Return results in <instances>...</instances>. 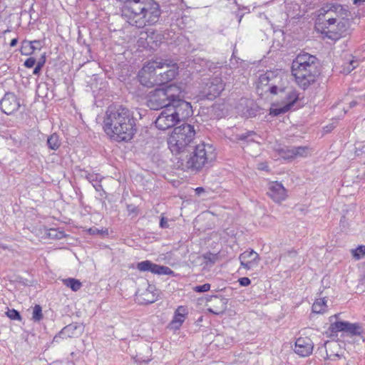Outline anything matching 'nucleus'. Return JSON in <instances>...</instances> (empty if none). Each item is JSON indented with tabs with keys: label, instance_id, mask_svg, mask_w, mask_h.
I'll list each match as a JSON object with an SVG mask.
<instances>
[{
	"label": "nucleus",
	"instance_id": "obj_9",
	"mask_svg": "<svg viewBox=\"0 0 365 365\" xmlns=\"http://www.w3.org/2000/svg\"><path fill=\"white\" fill-rule=\"evenodd\" d=\"M163 66L162 61L155 60L148 62L143 66L138 73L140 83L148 88L156 85H162V81L158 80V68Z\"/></svg>",
	"mask_w": 365,
	"mask_h": 365
},
{
	"label": "nucleus",
	"instance_id": "obj_33",
	"mask_svg": "<svg viewBox=\"0 0 365 365\" xmlns=\"http://www.w3.org/2000/svg\"><path fill=\"white\" fill-rule=\"evenodd\" d=\"M255 135H256L255 132L249 130L244 133L236 135V139L237 140H242V141H246V142L254 141V140H253V138H252V137Z\"/></svg>",
	"mask_w": 365,
	"mask_h": 365
},
{
	"label": "nucleus",
	"instance_id": "obj_19",
	"mask_svg": "<svg viewBox=\"0 0 365 365\" xmlns=\"http://www.w3.org/2000/svg\"><path fill=\"white\" fill-rule=\"evenodd\" d=\"M210 306L207 311L215 315L223 314L227 309L228 299L222 296H213L209 301Z\"/></svg>",
	"mask_w": 365,
	"mask_h": 365
},
{
	"label": "nucleus",
	"instance_id": "obj_20",
	"mask_svg": "<svg viewBox=\"0 0 365 365\" xmlns=\"http://www.w3.org/2000/svg\"><path fill=\"white\" fill-rule=\"evenodd\" d=\"M41 48V42L39 40H24L21 42L20 52L22 55L30 56L33 54L36 50H40Z\"/></svg>",
	"mask_w": 365,
	"mask_h": 365
},
{
	"label": "nucleus",
	"instance_id": "obj_49",
	"mask_svg": "<svg viewBox=\"0 0 365 365\" xmlns=\"http://www.w3.org/2000/svg\"><path fill=\"white\" fill-rule=\"evenodd\" d=\"M154 291H155V287L149 284L148 288L146 289V290L144 292H151L152 294H155L154 292Z\"/></svg>",
	"mask_w": 365,
	"mask_h": 365
},
{
	"label": "nucleus",
	"instance_id": "obj_52",
	"mask_svg": "<svg viewBox=\"0 0 365 365\" xmlns=\"http://www.w3.org/2000/svg\"><path fill=\"white\" fill-rule=\"evenodd\" d=\"M18 43L17 38H13L10 42V46L14 47Z\"/></svg>",
	"mask_w": 365,
	"mask_h": 365
},
{
	"label": "nucleus",
	"instance_id": "obj_1",
	"mask_svg": "<svg viewBox=\"0 0 365 365\" xmlns=\"http://www.w3.org/2000/svg\"><path fill=\"white\" fill-rule=\"evenodd\" d=\"M103 130L115 141H130L137 131L133 112L123 106H110L104 117Z\"/></svg>",
	"mask_w": 365,
	"mask_h": 365
},
{
	"label": "nucleus",
	"instance_id": "obj_3",
	"mask_svg": "<svg viewBox=\"0 0 365 365\" xmlns=\"http://www.w3.org/2000/svg\"><path fill=\"white\" fill-rule=\"evenodd\" d=\"M291 68L295 82L304 90L314 83L320 74L317 58L308 53L298 54Z\"/></svg>",
	"mask_w": 365,
	"mask_h": 365
},
{
	"label": "nucleus",
	"instance_id": "obj_4",
	"mask_svg": "<svg viewBox=\"0 0 365 365\" xmlns=\"http://www.w3.org/2000/svg\"><path fill=\"white\" fill-rule=\"evenodd\" d=\"M188 153L189 155L178 158L181 161L182 169L185 170L198 172L216 159L215 148L209 143L195 145Z\"/></svg>",
	"mask_w": 365,
	"mask_h": 365
},
{
	"label": "nucleus",
	"instance_id": "obj_25",
	"mask_svg": "<svg viewBox=\"0 0 365 365\" xmlns=\"http://www.w3.org/2000/svg\"><path fill=\"white\" fill-rule=\"evenodd\" d=\"M327 308V302L324 298L317 299L312 305V312L317 314H321L325 312Z\"/></svg>",
	"mask_w": 365,
	"mask_h": 365
},
{
	"label": "nucleus",
	"instance_id": "obj_44",
	"mask_svg": "<svg viewBox=\"0 0 365 365\" xmlns=\"http://www.w3.org/2000/svg\"><path fill=\"white\" fill-rule=\"evenodd\" d=\"M238 282L241 286H248L251 283V280L248 277H242L238 279Z\"/></svg>",
	"mask_w": 365,
	"mask_h": 365
},
{
	"label": "nucleus",
	"instance_id": "obj_32",
	"mask_svg": "<svg viewBox=\"0 0 365 365\" xmlns=\"http://www.w3.org/2000/svg\"><path fill=\"white\" fill-rule=\"evenodd\" d=\"M294 154L293 147L282 148L279 150L280 156L286 160L294 159Z\"/></svg>",
	"mask_w": 365,
	"mask_h": 365
},
{
	"label": "nucleus",
	"instance_id": "obj_11",
	"mask_svg": "<svg viewBox=\"0 0 365 365\" xmlns=\"http://www.w3.org/2000/svg\"><path fill=\"white\" fill-rule=\"evenodd\" d=\"M224 89L225 83L222 79L220 77H215L209 79L206 83L203 93L207 99L214 100L220 95Z\"/></svg>",
	"mask_w": 365,
	"mask_h": 365
},
{
	"label": "nucleus",
	"instance_id": "obj_8",
	"mask_svg": "<svg viewBox=\"0 0 365 365\" xmlns=\"http://www.w3.org/2000/svg\"><path fill=\"white\" fill-rule=\"evenodd\" d=\"M324 12H321L319 14V20H321V15H323L325 19L324 21L320 24L322 28V33L325 34L331 40H337L340 38L343 34L346 31L348 26V19L344 17L337 16L333 17V9H329Z\"/></svg>",
	"mask_w": 365,
	"mask_h": 365
},
{
	"label": "nucleus",
	"instance_id": "obj_40",
	"mask_svg": "<svg viewBox=\"0 0 365 365\" xmlns=\"http://www.w3.org/2000/svg\"><path fill=\"white\" fill-rule=\"evenodd\" d=\"M48 235L51 238L61 239L63 236V232H58L55 229H51V230H49V231L48 232Z\"/></svg>",
	"mask_w": 365,
	"mask_h": 365
},
{
	"label": "nucleus",
	"instance_id": "obj_23",
	"mask_svg": "<svg viewBox=\"0 0 365 365\" xmlns=\"http://www.w3.org/2000/svg\"><path fill=\"white\" fill-rule=\"evenodd\" d=\"M273 76L272 71H267L265 73L261 74L259 77L257 88L262 91H269L268 87L271 86V81Z\"/></svg>",
	"mask_w": 365,
	"mask_h": 365
},
{
	"label": "nucleus",
	"instance_id": "obj_34",
	"mask_svg": "<svg viewBox=\"0 0 365 365\" xmlns=\"http://www.w3.org/2000/svg\"><path fill=\"white\" fill-rule=\"evenodd\" d=\"M43 318L42 308L40 305L36 304L34 307L32 319L35 322H39Z\"/></svg>",
	"mask_w": 365,
	"mask_h": 365
},
{
	"label": "nucleus",
	"instance_id": "obj_50",
	"mask_svg": "<svg viewBox=\"0 0 365 365\" xmlns=\"http://www.w3.org/2000/svg\"><path fill=\"white\" fill-rule=\"evenodd\" d=\"M45 62H46V55L45 53L43 55H42V56L41 57L40 60L38 61V62L37 63H41V67L43 66V65L45 64Z\"/></svg>",
	"mask_w": 365,
	"mask_h": 365
},
{
	"label": "nucleus",
	"instance_id": "obj_27",
	"mask_svg": "<svg viewBox=\"0 0 365 365\" xmlns=\"http://www.w3.org/2000/svg\"><path fill=\"white\" fill-rule=\"evenodd\" d=\"M358 66L357 61L352 58H349L348 61L344 63L342 65V70L341 71V73L344 74L349 73L351 71H353L356 66Z\"/></svg>",
	"mask_w": 365,
	"mask_h": 365
},
{
	"label": "nucleus",
	"instance_id": "obj_35",
	"mask_svg": "<svg viewBox=\"0 0 365 365\" xmlns=\"http://www.w3.org/2000/svg\"><path fill=\"white\" fill-rule=\"evenodd\" d=\"M352 255L356 259H359L365 255V246L360 245L356 249L351 250Z\"/></svg>",
	"mask_w": 365,
	"mask_h": 365
},
{
	"label": "nucleus",
	"instance_id": "obj_47",
	"mask_svg": "<svg viewBox=\"0 0 365 365\" xmlns=\"http://www.w3.org/2000/svg\"><path fill=\"white\" fill-rule=\"evenodd\" d=\"M127 210L129 214H131V213H136L137 212V208L135 205H127Z\"/></svg>",
	"mask_w": 365,
	"mask_h": 365
},
{
	"label": "nucleus",
	"instance_id": "obj_24",
	"mask_svg": "<svg viewBox=\"0 0 365 365\" xmlns=\"http://www.w3.org/2000/svg\"><path fill=\"white\" fill-rule=\"evenodd\" d=\"M63 283L66 287L71 288L73 292L78 291L82 287L81 282L78 279L74 278L64 279H63Z\"/></svg>",
	"mask_w": 365,
	"mask_h": 365
},
{
	"label": "nucleus",
	"instance_id": "obj_7",
	"mask_svg": "<svg viewBox=\"0 0 365 365\" xmlns=\"http://www.w3.org/2000/svg\"><path fill=\"white\" fill-rule=\"evenodd\" d=\"M181 93L182 88L175 84L156 88L150 93L148 106L151 110L168 108L170 106L173 98L179 97Z\"/></svg>",
	"mask_w": 365,
	"mask_h": 365
},
{
	"label": "nucleus",
	"instance_id": "obj_28",
	"mask_svg": "<svg viewBox=\"0 0 365 365\" xmlns=\"http://www.w3.org/2000/svg\"><path fill=\"white\" fill-rule=\"evenodd\" d=\"M141 298V303L149 304L155 302L158 299L157 294H152L151 292H143L139 295Z\"/></svg>",
	"mask_w": 365,
	"mask_h": 365
},
{
	"label": "nucleus",
	"instance_id": "obj_29",
	"mask_svg": "<svg viewBox=\"0 0 365 365\" xmlns=\"http://www.w3.org/2000/svg\"><path fill=\"white\" fill-rule=\"evenodd\" d=\"M351 336H361L362 334V329L358 324H351L348 322L346 331Z\"/></svg>",
	"mask_w": 365,
	"mask_h": 365
},
{
	"label": "nucleus",
	"instance_id": "obj_39",
	"mask_svg": "<svg viewBox=\"0 0 365 365\" xmlns=\"http://www.w3.org/2000/svg\"><path fill=\"white\" fill-rule=\"evenodd\" d=\"M210 289V284L208 283H205L202 285L195 286L194 287V290L196 292H200V293L207 292Z\"/></svg>",
	"mask_w": 365,
	"mask_h": 365
},
{
	"label": "nucleus",
	"instance_id": "obj_54",
	"mask_svg": "<svg viewBox=\"0 0 365 365\" xmlns=\"http://www.w3.org/2000/svg\"><path fill=\"white\" fill-rule=\"evenodd\" d=\"M117 1H120V2H123L126 4H128V3L131 1V0H116Z\"/></svg>",
	"mask_w": 365,
	"mask_h": 365
},
{
	"label": "nucleus",
	"instance_id": "obj_53",
	"mask_svg": "<svg viewBox=\"0 0 365 365\" xmlns=\"http://www.w3.org/2000/svg\"><path fill=\"white\" fill-rule=\"evenodd\" d=\"M358 104V102L356 101H352L349 103V107L350 108H353L354 106H356V105Z\"/></svg>",
	"mask_w": 365,
	"mask_h": 365
},
{
	"label": "nucleus",
	"instance_id": "obj_22",
	"mask_svg": "<svg viewBox=\"0 0 365 365\" xmlns=\"http://www.w3.org/2000/svg\"><path fill=\"white\" fill-rule=\"evenodd\" d=\"M324 346L327 359L334 361L340 358V354H339V344L336 341H327L324 343Z\"/></svg>",
	"mask_w": 365,
	"mask_h": 365
},
{
	"label": "nucleus",
	"instance_id": "obj_16",
	"mask_svg": "<svg viewBox=\"0 0 365 365\" xmlns=\"http://www.w3.org/2000/svg\"><path fill=\"white\" fill-rule=\"evenodd\" d=\"M240 264L245 269H251L258 266L260 257L259 255L253 250L245 251L239 256Z\"/></svg>",
	"mask_w": 365,
	"mask_h": 365
},
{
	"label": "nucleus",
	"instance_id": "obj_6",
	"mask_svg": "<svg viewBox=\"0 0 365 365\" xmlns=\"http://www.w3.org/2000/svg\"><path fill=\"white\" fill-rule=\"evenodd\" d=\"M287 83V78H283V75L277 71H273V76L271 81V86L268 87V91L272 94H277L278 92H286L284 105L271 109L270 114L277 116L280 114L289 111L294 103L298 101V93L292 88L287 89L285 84Z\"/></svg>",
	"mask_w": 365,
	"mask_h": 365
},
{
	"label": "nucleus",
	"instance_id": "obj_26",
	"mask_svg": "<svg viewBox=\"0 0 365 365\" xmlns=\"http://www.w3.org/2000/svg\"><path fill=\"white\" fill-rule=\"evenodd\" d=\"M47 145L50 149L56 150L61 145L58 135L56 133L51 135L47 139Z\"/></svg>",
	"mask_w": 365,
	"mask_h": 365
},
{
	"label": "nucleus",
	"instance_id": "obj_41",
	"mask_svg": "<svg viewBox=\"0 0 365 365\" xmlns=\"http://www.w3.org/2000/svg\"><path fill=\"white\" fill-rule=\"evenodd\" d=\"M76 327L73 325V324H69L66 327H65L60 332V334H63V335H67L68 336H70L69 335V332L73 330V329H75Z\"/></svg>",
	"mask_w": 365,
	"mask_h": 365
},
{
	"label": "nucleus",
	"instance_id": "obj_10",
	"mask_svg": "<svg viewBox=\"0 0 365 365\" xmlns=\"http://www.w3.org/2000/svg\"><path fill=\"white\" fill-rule=\"evenodd\" d=\"M183 98L184 95L182 92L179 97L173 98V101H172L170 106L169 107L179 122L192 115V110L190 103L185 101Z\"/></svg>",
	"mask_w": 365,
	"mask_h": 365
},
{
	"label": "nucleus",
	"instance_id": "obj_57",
	"mask_svg": "<svg viewBox=\"0 0 365 365\" xmlns=\"http://www.w3.org/2000/svg\"><path fill=\"white\" fill-rule=\"evenodd\" d=\"M333 317L336 318V317H337V315H336V314H334V316L331 317V318H333Z\"/></svg>",
	"mask_w": 365,
	"mask_h": 365
},
{
	"label": "nucleus",
	"instance_id": "obj_17",
	"mask_svg": "<svg viewBox=\"0 0 365 365\" xmlns=\"http://www.w3.org/2000/svg\"><path fill=\"white\" fill-rule=\"evenodd\" d=\"M313 348L314 344L309 337H299L295 341L294 352L305 357L312 353Z\"/></svg>",
	"mask_w": 365,
	"mask_h": 365
},
{
	"label": "nucleus",
	"instance_id": "obj_59",
	"mask_svg": "<svg viewBox=\"0 0 365 365\" xmlns=\"http://www.w3.org/2000/svg\"><path fill=\"white\" fill-rule=\"evenodd\" d=\"M89 231L91 232L93 231L92 228H90Z\"/></svg>",
	"mask_w": 365,
	"mask_h": 365
},
{
	"label": "nucleus",
	"instance_id": "obj_51",
	"mask_svg": "<svg viewBox=\"0 0 365 365\" xmlns=\"http://www.w3.org/2000/svg\"><path fill=\"white\" fill-rule=\"evenodd\" d=\"M205 190L202 187H198L195 189V192L197 195H200L201 193L204 192Z\"/></svg>",
	"mask_w": 365,
	"mask_h": 365
},
{
	"label": "nucleus",
	"instance_id": "obj_45",
	"mask_svg": "<svg viewBox=\"0 0 365 365\" xmlns=\"http://www.w3.org/2000/svg\"><path fill=\"white\" fill-rule=\"evenodd\" d=\"M160 227L161 228H167L168 227V219L163 216L161 217L160 220Z\"/></svg>",
	"mask_w": 365,
	"mask_h": 365
},
{
	"label": "nucleus",
	"instance_id": "obj_46",
	"mask_svg": "<svg viewBox=\"0 0 365 365\" xmlns=\"http://www.w3.org/2000/svg\"><path fill=\"white\" fill-rule=\"evenodd\" d=\"M41 63H37L36 67L34 68V71H33V74L35 75V76H38L40 72H41V70L42 68L41 67Z\"/></svg>",
	"mask_w": 365,
	"mask_h": 365
},
{
	"label": "nucleus",
	"instance_id": "obj_15",
	"mask_svg": "<svg viewBox=\"0 0 365 365\" xmlns=\"http://www.w3.org/2000/svg\"><path fill=\"white\" fill-rule=\"evenodd\" d=\"M19 107V101L13 93H6L0 101L1 110L6 115L14 113Z\"/></svg>",
	"mask_w": 365,
	"mask_h": 365
},
{
	"label": "nucleus",
	"instance_id": "obj_31",
	"mask_svg": "<svg viewBox=\"0 0 365 365\" xmlns=\"http://www.w3.org/2000/svg\"><path fill=\"white\" fill-rule=\"evenodd\" d=\"M294 158L298 157H307L309 154V148L307 146L293 147Z\"/></svg>",
	"mask_w": 365,
	"mask_h": 365
},
{
	"label": "nucleus",
	"instance_id": "obj_58",
	"mask_svg": "<svg viewBox=\"0 0 365 365\" xmlns=\"http://www.w3.org/2000/svg\"><path fill=\"white\" fill-rule=\"evenodd\" d=\"M365 100V94L361 97Z\"/></svg>",
	"mask_w": 365,
	"mask_h": 365
},
{
	"label": "nucleus",
	"instance_id": "obj_55",
	"mask_svg": "<svg viewBox=\"0 0 365 365\" xmlns=\"http://www.w3.org/2000/svg\"><path fill=\"white\" fill-rule=\"evenodd\" d=\"M365 1V0H354V3L356 4L359 2H364Z\"/></svg>",
	"mask_w": 365,
	"mask_h": 365
},
{
	"label": "nucleus",
	"instance_id": "obj_18",
	"mask_svg": "<svg viewBox=\"0 0 365 365\" xmlns=\"http://www.w3.org/2000/svg\"><path fill=\"white\" fill-rule=\"evenodd\" d=\"M267 195L276 202H281L287 197V190L282 183L271 182L268 185Z\"/></svg>",
	"mask_w": 365,
	"mask_h": 365
},
{
	"label": "nucleus",
	"instance_id": "obj_2",
	"mask_svg": "<svg viewBox=\"0 0 365 365\" xmlns=\"http://www.w3.org/2000/svg\"><path fill=\"white\" fill-rule=\"evenodd\" d=\"M160 14V5L154 0H131L122 9V16L138 28L155 24Z\"/></svg>",
	"mask_w": 365,
	"mask_h": 365
},
{
	"label": "nucleus",
	"instance_id": "obj_42",
	"mask_svg": "<svg viewBox=\"0 0 365 365\" xmlns=\"http://www.w3.org/2000/svg\"><path fill=\"white\" fill-rule=\"evenodd\" d=\"M36 59L33 57H30L24 61V65L25 67L30 68L34 67V65L36 64Z\"/></svg>",
	"mask_w": 365,
	"mask_h": 365
},
{
	"label": "nucleus",
	"instance_id": "obj_56",
	"mask_svg": "<svg viewBox=\"0 0 365 365\" xmlns=\"http://www.w3.org/2000/svg\"><path fill=\"white\" fill-rule=\"evenodd\" d=\"M266 168H267V166H262V167L260 168V169L265 170Z\"/></svg>",
	"mask_w": 365,
	"mask_h": 365
},
{
	"label": "nucleus",
	"instance_id": "obj_37",
	"mask_svg": "<svg viewBox=\"0 0 365 365\" xmlns=\"http://www.w3.org/2000/svg\"><path fill=\"white\" fill-rule=\"evenodd\" d=\"M6 314L9 319H11L12 320H19V321L21 320V317L20 313L14 309H8L7 312H6Z\"/></svg>",
	"mask_w": 365,
	"mask_h": 365
},
{
	"label": "nucleus",
	"instance_id": "obj_38",
	"mask_svg": "<svg viewBox=\"0 0 365 365\" xmlns=\"http://www.w3.org/2000/svg\"><path fill=\"white\" fill-rule=\"evenodd\" d=\"M330 9H333V17H337V16L342 17L341 15L344 11H346L340 5L332 6Z\"/></svg>",
	"mask_w": 365,
	"mask_h": 365
},
{
	"label": "nucleus",
	"instance_id": "obj_36",
	"mask_svg": "<svg viewBox=\"0 0 365 365\" xmlns=\"http://www.w3.org/2000/svg\"><path fill=\"white\" fill-rule=\"evenodd\" d=\"M203 258L205 259V263L206 264H213L218 259V256L217 254L207 252L203 255Z\"/></svg>",
	"mask_w": 365,
	"mask_h": 365
},
{
	"label": "nucleus",
	"instance_id": "obj_5",
	"mask_svg": "<svg viewBox=\"0 0 365 365\" xmlns=\"http://www.w3.org/2000/svg\"><path fill=\"white\" fill-rule=\"evenodd\" d=\"M194 126L182 124L175 127L168 139V148L175 155H184L194 146L195 136Z\"/></svg>",
	"mask_w": 365,
	"mask_h": 365
},
{
	"label": "nucleus",
	"instance_id": "obj_30",
	"mask_svg": "<svg viewBox=\"0 0 365 365\" xmlns=\"http://www.w3.org/2000/svg\"><path fill=\"white\" fill-rule=\"evenodd\" d=\"M348 322H335L331 324L330 329L332 332L346 331Z\"/></svg>",
	"mask_w": 365,
	"mask_h": 365
},
{
	"label": "nucleus",
	"instance_id": "obj_12",
	"mask_svg": "<svg viewBox=\"0 0 365 365\" xmlns=\"http://www.w3.org/2000/svg\"><path fill=\"white\" fill-rule=\"evenodd\" d=\"M136 267L140 272H150L159 275H174V272L168 267L155 264L150 260L138 262Z\"/></svg>",
	"mask_w": 365,
	"mask_h": 365
},
{
	"label": "nucleus",
	"instance_id": "obj_43",
	"mask_svg": "<svg viewBox=\"0 0 365 365\" xmlns=\"http://www.w3.org/2000/svg\"><path fill=\"white\" fill-rule=\"evenodd\" d=\"M86 178L93 184H95L99 180L98 179V175H96V174H91V173H88L86 175Z\"/></svg>",
	"mask_w": 365,
	"mask_h": 365
},
{
	"label": "nucleus",
	"instance_id": "obj_48",
	"mask_svg": "<svg viewBox=\"0 0 365 365\" xmlns=\"http://www.w3.org/2000/svg\"><path fill=\"white\" fill-rule=\"evenodd\" d=\"M93 186L94 187L95 190L98 192L103 191V186L100 182V180H98L96 183L93 184Z\"/></svg>",
	"mask_w": 365,
	"mask_h": 365
},
{
	"label": "nucleus",
	"instance_id": "obj_14",
	"mask_svg": "<svg viewBox=\"0 0 365 365\" xmlns=\"http://www.w3.org/2000/svg\"><path fill=\"white\" fill-rule=\"evenodd\" d=\"M163 66L158 68V80L162 81V85L175 78L178 73V67L176 63L170 64L168 60H162Z\"/></svg>",
	"mask_w": 365,
	"mask_h": 365
},
{
	"label": "nucleus",
	"instance_id": "obj_21",
	"mask_svg": "<svg viewBox=\"0 0 365 365\" xmlns=\"http://www.w3.org/2000/svg\"><path fill=\"white\" fill-rule=\"evenodd\" d=\"M187 314V311L186 307L183 306L178 307L175 310L174 317L170 324L171 328L175 329H179L184 322Z\"/></svg>",
	"mask_w": 365,
	"mask_h": 365
},
{
	"label": "nucleus",
	"instance_id": "obj_13",
	"mask_svg": "<svg viewBox=\"0 0 365 365\" xmlns=\"http://www.w3.org/2000/svg\"><path fill=\"white\" fill-rule=\"evenodd\" d=\"M179 121L169 107L164 109L155 120V126L162 130H165L175 125Z\"/></svg>",
	"mask_w": 365,
	"mask_h": 365
}]
</instances>
